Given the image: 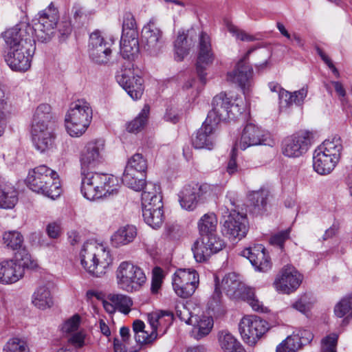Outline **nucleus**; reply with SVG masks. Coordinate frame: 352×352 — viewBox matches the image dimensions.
<instances>
[{
    "instance_id": "nucleus-21",
    "label": "nucleus",
    "mask_w": 352,
    "mask_h": 352,
    "mask_svg": "<svg viewBox=\"0 0 352 352\" xmlns=\"http://www.w3.org/2000/svg\"><path fill=\"white\" fill-rule=\"evenodd\" d=\"M258 144H268L263 131L253 124H248L243 130L241 139L234 146L241 150Z\"/></svg>"
},
{
    "instance_id": "nucleus-53",
    "label": "nucleus",
    "mask_w": 352,
    "mask_h": 352,
    "mask_svg": "<svg viewBox=\"0 0 352 352\" xmlns=\"http://www.w3.org/2000/svg\"><path fill=\"white\" fill-rule=\"evenodd\" d=\"M226 26L228 32L238 40L247 42H251L256 40L254 36L251 35L245 31L239 29L238 27L231 23H228Z\"/></svg>"
},
{
    "instance_id": "nucleus-42",
    "label": "nucleus",
    "mask_w": 352,
    "mask_h": 352,
    "mask_svg": "<svg viewBox=\"0 0 352 352\" xmlns=\"http://www.w3.org/2000/svg\"><path fill=\"white\" fill-rule=\"evenodd\" d=\"M12 260L17 263V265L21 266L23 270L25 268L34 269L37 267L36 261L32 258L31 255L25 248L19 250Z\"/></svg>"
},
{
    "instance_id": "nucleus-22",
    "label": "nucleus",
    "mask_w": 352,
    "mask_h": 352,
    "mask_svg": "<svg viewBox=\"0 0 352 352\" xmlns=\"http://www.w3.org/2000/svg\"><path fill=\"white\" fill-rule=\"evenodd\" d=\"M214 59V55L212 50L210 36L205 32H201L199 35V83H206V73L202 70L212 65Z\"/></svg>"
},
{
    "instance_id": "nucleus-41",
    "label": "nucleus",
    "mask_w": 352,
    "mask_h": 352,
    "mask_svg": "<svg viewBox=\"0 0 352 352\" xmlns=\"http://www.w3.org/2000/svg\"><path fill=\"white\" fill-rule=\"evenodd\" d=\"M107 299L113 303L116 309L121 313L126 315L131 311L133 300L129 296L113 293L107 295Z\"/></svg>"
},
{
    "instance_id": "nucleus-30",
    "label": "nucleus",
    "mask_w": 352,
    "mask_h": 352,
    "mask_svg": "<svg viewBox=\"0 0 352 352\" xmlns=\"http://www.w3.org/2000/svg\"><path fill=\"white\" fill-rule=\"evenodd\" d=\"M32 302L36 308L42 310L52 307L54 300L49 287L46 285L37 287L32 294Z\"/></svg>"
},
{
    "instance_id": "nucleus-5",
    "label": "nucleus",
    "mask_w": 352,
    "mask_h": 352,
    "mask_svg": "<svg viewBox=\"0 0 352 352\" xmlns=\"http://www.w3.org/2000/svg\"><path fill=\"white\" fill-rule=\"evenodd\" d=\"M217 218L214 213L204 214L199 221V263L206 261L212 254L221 250L225 243L216 234Z\"/></svg>"
},
{
    "instance_id": "nucleus-57",
    "label": "nucleus",
    "mask_w": 352,
    "mask_h": 352,
    "mask_svg": "<svg viewBox=\"0 0 352 352\" xmlns=\"http://www.w3.org/2000/svg\"><path fill=\"white\" fill-rule=\"evenodd\" d=\"M12 111V107L8 101L3 89L0 87V120H6Z\"/></svg>"
},
{
    "instance_id": "nucleus-55",
    "label": "nucleus",
    "mask_w": 352,
    "mask_h": 352,
    "mask_svg": "<svg viewBox=\"0 0 352 352\" xmlns=\"http://www.w3.org/2000/svg\"><path fill=\"white\" fill-rule=\"evenodd\" d=\"M164 278V273L162 268L155 267L152 272V281L151 290L152 294H156L161 289L163 279Z\"/></svg>"
},
{
    "instance_id": "nucleus-45",
    "label": "nucleus",
    "mask_w": 352,
    "mask_h": 352,
    "mask_svg": "<svg viewBox=\"0 0 352 352\" xmlns=\"http://www.w3.org/2000/svg\"><path fill=\"white\" fill-rule=\"evenodd\" d=\"M151 209L142 210V216L144 221L153 228H160L164 222L163 210L151 212Z\"/></svg>"
},
{
    "instance_id": "nucleus-8",
    "label": "nucleus",
    "mask_w": 352,
    "mask_h": 352,
    "mask_svg": "<svg viewBox=\"0 0 352 352\" xmlns=\"http://www.w3.org/2000/svg\"><path fill=\"white\" fill-rule=\"evenodd\" d=\"M36 23L32 27L36 37L41 42L49 41L54 32L59 20V12L53 2L37 14Z\"/></svg>"
},
{
    "instance_id": "nucleus-25",
    "label": "nucleus",
    "mask_w": 352,
    "mask_h": 352,
    "mask_svg": "<svg viewBox=\"0 0 352 352\" xmlns=\"http://www.w3.org/2000/svg\"><path fill=\"white\" fill-rule=\"evenodd\" d=\"M23 275V268L12 259L0 263V283L12 284L20 280Z\"/></svg>"
},
{
    "instance_id": "nucleus-11",
    "label": "nucleus",
    "mask_w": 352,
    "mask_h": 352,
    "mask_svg": "<svg viewBox=\"0 0 352 352\" xmlns=\"http://www.w3.org/2000/svg\"><path fill=\"white\" fill-rule=\"evenodd\" d=\"M240 334L245 342L254 344L267 331V323L256 316H244L239 325Z\"/></svg>"
},
{
    "instance_id": "nucleus-32",
    "label": "nucleus",
    "mask_w": 352,
    "mask_h": 352,
    "mask_svg": "<svg viewBox=\"0 0 352 352\" xmlns=\"http://www.w3.org/2000/svg\"><path fill=\"white\" fill-rule=\"evenodd\" d=\"M315 150L321 151V153H324L325 155L339 161L340 153L342 150L341 138L339 136H334L331 138H328Z\"/></svg>"
},
{
    "instance_id": "nucleus-3",
    "label": "nucleus",
    "mask_w": 352,
    "mask_h": 352,
    "mask_svg": "<svg viewBox=\"0 0 352 352\" xmlns=\"http://www.w3.org/2000/svg\"><path fill=\"white\" fill-rule=\"evenodd\" d=\"M82 267L90 274L99 277L112 262L109 252L106 248L94 241L85 242L79 254Z\"/></svg>"
},
{
    "instance_id": "nucleus-46",
    "label": "nucleus",
    "mask_w": 352,
    "mask_h": 352,
    "mask_svg": "<svg viewBox=\"0 0 352 352\" xmlns=\"http://www.w3.org/2000/svg\"><path fill=\"white\" fill-rule=\"evenodd\" d=\"M160 187L155 184H149L146 186V190L142 194V210L151 209V204L153 202L154 198L162 197L158 192Z\"/></svg>"
},
{
    "instance_id": "nucleus-48",
    "label": "nucleus",
    "mask_w": 352,
    "mask_h": 352,
    "mask_svg": "<svg viewBox=\"0 0 352 352\" xmlns=\"http://www.w3.org/2000/svg\"><path fill=\"white\" fill-rule=\"evenodd\" d=\"M3 240L8 248L12 250H20L23 242V237L17 231H9L3 234Z\"/></svg>"
},
{
    "instance_id": "nucleus-20",
    "label": "nucleus",
    "mask_w": 352,
    "mask_h": 352,
    "mask_svg": "<svg viewBox=\"0 0 352 352\" xmlns=\"http://www.w3.org/2000/svg\"><path fill=\"white\" fill-rule=\"evenodd\" d=\"M241 255L246 257L256 270L267 272L271 268V262L265 248L261 244H257L243 250Z\"/></svg>"
},
{
    "instance_id": "nucleus-38",
    "label": "nucleus",
    "mask_w": 352,
    "mask_h": 352,
    "mask_svg": "<svg viewBox=\"0 0 352 352\" xmlns=\"http://www.w3.org/2000/svg\"><path fill=\"white\" fill-rule=\"evenodd\" d=\"M253 70L243 60H240L232 73V80L241 87L248 86L252 76Z\"/></svg>"
},
{
    "instance_id": "nucleus-7",
    "label": "nucleus",
    "mask_w": 352,
    "mask_h": 352,
    "mask_svg": "<svg viewBox=\"0 0 352 352\" xmlns=\"http://www.w3.org/2000/svg\"><path fill=\"white\" fill-rule=\"evenodd\" d=\"M119 287L127 292L139 291L144 285L146 277L143 270L129 261L122 262L116 270Z\"/></svg>"
},
{
    "instance_id": "nucleus-62",
    "label": "nucleus",
    "mask_w": 352,
    "mask_h": 352,
    "mask_svg": "<svg viewBox=\"0 0 352 352\" xmlns=\"http://www.w3.org/2000/svg\"><path fill=\"white\" fill-rule=\"evenodd\" d=\"M290 229L280 231L270 238V243L274 245H277L283 249L285 241L289 239Z\"/></svg>"
},
{
    "instance_id": "nucleus-47",
    "label": "nucleus",
    "mask_w": 352,
    "mask_h": 352,
    "mask_svg": "<svg viewBox=\"0 0 352 352\" xmlns=\"http://www.w3.org/2000/svg\"><path fill=\"white\" fill-rule=\"evenodd\" d=\"M334 313L339 318H342L346 314L352 316V293L342 298L336 305Z\"/></svg>"
},
{
    "instance_id": "nucleus-35",
    "label": "nucleus",
    "mask_w": 352,
    "mask_h": 352,
    "mask_svg": "<svg viewBox=\"0 0 352 352\" xmlns=\"http://www.w3.org/2000/svg\"><path fill=\"white\" fill-rule=\"evenodd\" d=\"M136 228L127 225L119 228L111 236V243L115 247L125 245L134 239L136 236Z\"/></svg>"
},
{
    "instance_id": "nucleus-58",
    "label": "nucleus",
    "mask_w": 352,
    "mask_h": 352,
    "mask_svg": "<svg viewBox=\"0 0 352 352\" xmlns=\"http://www.w3.org/2000/svg\"><path fill=\"white\" fill-rule=\"evenodd\" d=\"M214 326V320L212 316H202L199 318V338L208 336Z\"/></svg>"
},
{
    "instance_id": "nucleus-15",
    "label": "nucleus",
    "mask_w": 352,
    "mask_h": 352,
    "mask_svg": "<svg viewBox=\"0 0 352 352\" xmlns=\"http://www.w3.org/2000/svg\"><path fill=\"white\" fill-rule=\"evenodd\" d=\"M302 276L292 265H285L276 278L274 285L278 292L289 294L300 286Z\"/></svg>"
},
{
    "instance_id": "nucleus-4",
    "label": "nucleus",
    "mask_w": 352,
    "mask_h": 352,
    "mask_svg": "<svg viewBox=\"0 0 352 352\" xmlns=\"http://www.w3.org/2000/svg\"><path fill=\"white\" fill-rule=\"evenodd\" d=\"M28 186L37 193L55 199L61 193L60 182L56 171L45 165L31 170L26 179Z\"/></svg>"
},
{
    "instance_id": "nucleus-60",
    "label": "nucleus",
    "mask_w": 352,
    "mask_h": 352,
    "mask_svg": "<svg viewBox=\"0 0 352 352\" xmlns=\"http://www.w3.org/2000/svg\"><path fill=\"white\" fill-rule=\"evenodd\" d=\"M299 349V344H296L293 338L287 336L277 346L276 352H296Z\"/></svg>"
},
{
    "instance_id": "nucleus-26",
    "label": "nucleus",
    "mask_w": 352,
    "mask_h": 352,
    "mask_svg": "<svg viewBox=\"0 0 352 352\" xmlns=\"http://www.w3.org/2000/svg\"><path fill=\"white\" fill-rule=\"evenodd\" d=\"M162 38V32L154 23H148L142 30V40L144 47L151 53L156 52L160 47V41Z\"/></svg>"
},
{
    "instance_id": "nucleus-49",
    "label": "nucleus",
    "mask_w": 352,
    "mask_h": 352,
    "mask_svg": "<svg viewBox=\"0 0 352 352\" xmlns=\"http://www.w3.org/2000/svg\"><path fill=\"white\" fill-rule=\"evenodd\" d=\"M126 167L129 170H134L137 173L144 174L147 169V162L142 154L135 153L129 159Z\"/></svg>"
},
{
    "instance_id": "nucleus-13",
    "label": "nucleus",
    "mask_w": 352,
    "mask_h": 352,
    "mask_svg": "<svg viewBox=\"0 0 352 352\" xmlns=\"http://www.w3.org/2000/svg\"><path fill=\"white\" fill-rule=\"evenodd\" d=\"M6 45L10 50L32 47V28L25 23H20L2 33Z\"/></svg>"
},
{
    "instance_id": "nucleus-61",
    "label": "nucleus",
    "mask_w": 352,
    "mask_h": 352,
    "mask_svg": "<svg viewBox=\"0 0 352 352\" xmlns=\"http://www.w3.org/2000/svg\"><path fill=\"white\" fill-rule=\"evenodd\" d=\"M312 307L311 302L309 301L307 296H303L297 300L293 305L292 307L303 314H307Z\"/></svg>"
},
{
    "instance_id": "nucleus-44",
    "label": "nucleus",
    "mask_w": 352,
    "mask_h": 352,
    "mask_svg": "<svg viewBox=\"0 0 352 352\" xmlns=\"http://www.w3.org/2000/svg\"><path fill=\"white\" fill-rule=\"evenodd\" d=\"M270 192L267 188H261L249 194V200L259 210H263L267 205Z\"/></svg>"
},
{
    "instance_id": "nucleus-28",
    "label": "nucleus",
    "mask_w": 352,
    "mask_h": 352,
    "mask_svg": "<svg viewBox=\"0 0 352 352\" xmlns=\"http://www.w3.org/2000/svg\"><path fill=\"white\" fill-rule=\"evenodd\" d=\"M197 184L186 185L179 192V201L182 208L186 210H193L197 206Z\"/></svg>"
},
{
    "instance_id": "nucleus-34",
    "label": "nucleus",
    "mask_w": 352,
    "mask_h": 352,
    "mask_svg": "<svg viewBox=\"0 0 352 352\" xmlns=\"http://www.w3.org/2000/svg\"><path fill=\"white\" fill-rule=\"evenodd\" d=\"M218 340L224 352H245V350L237 339L226 330L220 331Z\"/></svg>"
},
{
    "instance_id": "nucleus-52",
    "label": "nucleus",
    "mask_w": 352,
    "mask_h": 352,
    "mask_svg": "<svg viewBox=\"0 0 352 352\" xmlns=\"http://www.w3.org/2000/svg\"><path fill=\"white\" fill-rule=\"evenodd\" d=\"M28 348L24 340L14 338L8 341L3 352H28Z\"/></svg>"
},
{
    "instance_id": "nucleus-2",
    "label": "nucleus",
    "mask_w": 352,
    "mask_h": 352,
    "mask_svg": "<svg viewBox=\"0 0 352 352\" xmlns=\"http://www.w3.org/2000/svg\"><path fill=\"white\" fill-rule=\"evenodd\" d=\"M117 179L113 175L81 171L80 192L88 200L94 201L116 194Z\"/></svg>"
},
{
    "instance_id": "nucleus-31",
    "label": "nucleus",
    "mask_w": 352,
    "mask_h": 352,
    "mask_svg": "<svg viewBox=\"0 0 352 352\" xmlns=\"http://www.w3.org/2000/svg\"><path fill=\"white\" fill-rule=\"evenodd\" d=\"M308 89L303 87L298 91L291 93L288 91H282L280 94V109L283 110L289 107L292 104L301 105L307 96Z\"/></svg>"
},
{
    "instance_id": "nucleus-17",
    "label": "nucleus",
    "mask_w": 352,
    "mask_h": 352,
    "mask_svg": "<svg viewBox=\"0 0 352 352\" xmlns=\"http://www.w3.org/2000/svg\"><path fill=\"white\" fill-rule=\"evenodd\" d=\"M31 134L32 142L40 152L53 148L56 139L54 124L32 126Z\"/></svg>"
},
{
    "instance_id": "nucleus-18",
    "label": "nucleus",
    "mask_w": 352,
    "mask_h": 352,
    "mask_svg": "<svg viewBox=\"0 0 352 352\" xmlns=\"http://www.w3.org/2000/svg\"><path fill=\"white\" fill-rule=\"evenodd\" d=\"M104 147L102 140H93L86 144L80 155L82 171H87L102 162Z\"/></svg>"
},
{
    "instance_id": "nucleus-27",
    "label": "nucleus",
    "mask_w": 352,
    "mask_h": 352,
    "mask_svg": "<svg viewBox=\"0 0 352 352\" xmlns=\"http://www.w3.org/2000/svg\"><path fill=\"white\" fill-rule=\"evenodd\" d=\"M338 161L325 155L321 151H314L313 154V167L320 175H328L334 169Z\"/></svg>"
},
{
    "instance_id": "nucleus-51",
    "label": "nucleus",
    "mask_w": 352,
    "mask_h": 352,
    "mask_svg": "<svg viewBox=\"0 0 352 352\" xmlns=\"http://www.w3.org/2000/svg\"><path fill=\"white\" fill-rule=\"evenodd\" d=\"M243 298L254 311L261 312L267 311V308L265 307L263 302H261L255 296L254 289L250 288L247 289Z\"/></svg>"
},
{
    "instance_id": "nucleus-56",
    "label": "nucleus",
    "mask_w": 352,
    "mask_h": 352,
    "mask_svg": "<svg viewBox=\"0 0 352 352\" xmlns=\"http://www.w3.org/2000/svg\"><path fill=\"white\" fill-rule=\"evenodd\" d=\"M289 336L294 339L296 344H299L300 348L302 345L309 344L314 338L313 333L307 329L299 330L297 333H294Z\"/></svg>"
},
{
    "instance_id": "nucleus-37",
    "label": "nucleus",
    "mask_w": 352,
    "mask_h": 352,
    "mask_svg": "<svg viewBox=\"0 0 352 352\" xmlns=\"http://www.w3.org/2000/svg\"><path fill=\"white\" fill-rule=\"evenodd\" d=\"M122 183L135 191H140L146 186L144 175L137 173L134 170H129V167L125 168L122 177Z\"/></svg>"
},
{
    "instance_id": "nucleus-23",
    "label": "nucleus",
    "mask_w": 352,
    "mask_h": 352,
    "mask_svg": "<svg viewBox=\"0 0 352 352\" xmlns=\"http://www.w3.org/2000/svg\"><path fill=\"white\" fill-rule=\"evenodd\" d=\"M197 37V30L192 28L186 32H179L175 41V53L176 58L182 60L194 47Z\"/></svg>"
},
{
    "instance_id": "nucleus-64",
    "label": "nucleus",
    "mask_w": 352,
    "mask_h": 352,
    "mask_svg": "<svg viewBox=\"0 0 352 352\" xmlns=\"http://www.w3.org/2000/svg\"><path fill=\"white\" fill-rule=\"evenodd\" d=\"M317 52L320 56L322 60L327 64L329 68L331 70L332 73L336 78H339L340 74L339 71L335 67L330 58L319 47L317 48Z\"/></svg>"
},
{
    "instance_id": "nucleus-43",
    "label": "nucleus",
    "mask_w": 352,
    "mask_h": 352,
    "mask_svg": "<svg viewBox=\"0 0 352 352\" xmlns=\"http://www.w3.org/2000/svg\"><path fill=\"white\" fill-rule=\"evenodd\" d=\"M149 113V107L145 105L139 115L127 125V131L130 133H138L145 126L148 115Z\"/></svg>"
},
{
    "instance_id": "nucleus-33",
    "label": "nucleus",
    "mask_w": 352,
    "mask_h": 352,
    "mask_svg": "<svg viewBox=\"0 0 352 352\" xmlns=\"http://www.w3.org/2000/svg\"><path fill=\"white\" fill-rule=\"evenodd\" d=\"M139 52L138 35L130 36L122 34L120 40V53L124 58L131 59Z\"/></svg>"
},
{
    "instance_id": "nucleus-16",
    "label": "nucleus",
    "mask_w": 352,
    "mask_h": 352,
    "mask_svg": "<svg viewBox=\"0 0 352 352\" xmlns=\"http://www.w3.org/2000/svg\"><path fill=\"white\" fill-rule=\"evenodd\" d=\"M88 52L91 59L97 64H106L109 61L111 50L100 31L96 30L90 34Z\"/></svg>"
},
{
    "instance_id": "nucleus-10",
    "label": "nucleus",
    "mask_w": 352,
    "mask_h": 352,
    "mask_svg": "<svg viewBox=\"0 0 352 352\" xmlns=\"http://www.w3.org/2000/svg\"><path fill=\"white\" fill-rule=\"evenodd\" d=\"M197 271L194 269H178L173 276V287L175 294L182 298L191 296L197 287Z\"/></svg>"
},
{
    "instance_id": "nucleus-1",
    "label": "nucleus",
    "mask_w": 352,
    "mask_h": 352,
    "mask_svg": "<svg viewBox=\"0 0 352 352\" xmlns=\"http://www.w3.org/2000/svg\"><path fill=\"white\" fill-rule=\"evenodd\" d=\"M244 107L239 103L232 102L226 93L217 94L212 101V109L203 122L199 133V149L212 150L214 146V133L221 121L241 114Z\"/></svg>"
},
{
    "instance_id": "nucleus-19",
    "label": "nucleus",
    "mask_w": 352,
    "mask_h": 352,
    "mask_svg": "<svg viewBox=\"0 0 352 352\" xmlns=\"http://www.w3.org/2000/svg\"><path fill=\"white\" fill-rule=\"evenodd\" d=\"M32 47H25L10 50L6 60L10 67L14 71L25 72L31 66Z\"/></svg>"
},
{
    "instance_id": "nucleus-36",
    "label": "nucleus",
    "mask_w": 352,
    "mask_h": 352,
    "mask_svg": "<svg viewBox=\"0 0 352 352\" xmlns=\"http://www.w3.org/2000/svg\"><path fill=\"white\" fill-rule=\"evenodd\" d=\"M18 201V192L10 184L0 185V208H12Z\"/></svg>"
},
{
    "instance_id": "nucleus-50",
    "label": "nucleus",
    "mask_w": 352,
    "mask_h": 352,
    "mask_svg": "<svg viewBox=\"0 0 352 352\" xmlns=\"http://www.w3.org/2000/svg\"><path fill=\"white\" fill-rule=\"evenodd\" d=\"M122 34H129L130 36L138 35L134 16L130 12H126L123 15Z\"/></svg>"
},
{
    "instance_id": "nucleus-63",
    "label": "nucleus",
    "mask_w": 352,
    "mask_h": 352,
    "mask_svg": "<svg viewBox=\"0 0 352 352\" xmlns=\"http://www.w3.org/2000/svg\"><path fill=\"white\" fill-rule=\"evenodd\" d=\"M80 323V317L77 315L74 316L67 320L62 327V331L65 333H72L78 329Z\"/></svg>"
},
{
    "instance_id": "nucleus-9",
    "label": "nucleus",
    "mask_w": 352,
    "mask_h": 352,
    "mask_svg": "<svg viewBox=\"0 0 352 352\" xmlns=\"http://www.w3.org/2000/svg\"><path fill=\"white\" fill-rule=\"evenodd\" d=\"M116 80L133 100L140 99L142 96L143 79L139 76L138 71L132 67L131 63L121 69L116 75Z\"/></svg>"
},
{
    "instance_id": "nucleus-12",
    "label": "nucleus",
    "mask_w": 352,
    "mask_h": 352,
    "mask_svg": "<svg viewBox=\"0 0 352 352\" xmlns=\"http://www.w3.org/2000/svg\"><path fill=\"white\" fill-rule=\"evenodd\" d=\"M312 133L300 131L287 137L282 144V153L288 157H298L305 154L311 145Z\"/></svg>"
},
{
    "instance_id": "nucleus-24",
    "label": "nucleus",
    "mask_w": 352,
    "mask_h": 352,
    "mask_svg": "<svg viewBox=\"0 0 352 352\" xmlns=\"http://www.w3.org/2000/svg\"><path fill=\"white\" fill-rule=\"evenodd\" d=\"M147 319L151 332H155L156 339L158 333L164 335L173 321V314L165 311H155L148 314Z\"/></svg>"
},
{
    "instance_id": "nucleus-14",
    "label": "nucleus",
    "mask_w": 352,
    "mask_h": 352,
    "mask_svg": "<svg viewBox=\"0 0 352 352\" xmlns=\"http://www.w3.org/2000/svg\"><path fill=\"white\" fill-rule=\"evenodd\" d=\"M248 228L246 214L232 210L223 223L222 232L230 240H241L246 236Z\"/></svg>"
},
{
    "instance_id": "nucleus-39",
    "label": "nucleus",
    "mask_w": 352,
    "mask_h": 352,
    "mask_svg": "<svg viewBox=\"0 0 352 352\" xmlns=\"http://www.w3.org/2000/svg\"><path fill=\"white\" fill-rule=\"evenodd\" d=\"M144 329L145 324L142 321L136 320L133 322V329L135 332V341L141 344L153 343L156 340L155 333L148 332Z\"/></svg>"
},
{
    "instance_id": "nucleus-54",
    "label": "nucleus",
    "mask_w": 352,
    "mask_h": 352,
    "mask_svg": "<svg viewBox=\"0 0 352 352\" xmlns=\"http://www.w3.org/2000/svg\"><path fill=\"white\" fill-rule=\"evenodd\" d=\"M164 278V273L162 268L155 267L152 272V281L151 290L152 294H156L161 289L163 279Z\"/></svg>"
},
{
    "instance_id": "nucleus-6",
    "label": "nucleus",
    "mask_w": 352,
    "mask_h": 352,
    "mask_svg": "<svg viewBox=\"0 0 352 352\" xmlns=\"http://www.w3.org/2000/svg\"><path fill=\"white\" fill-rule=\"evenodd\" d=\"M92 109L90 104L81 99L72 102L65 118V128L72 137H80L87 130L92 120Z\"/></svg>"
},
{
    "instance_id": "nucleus-29",
    "label": "nucleus",
    "mask_w": 352,
    "mask_h": 352,
    "mask_svg": "<svg viewBox=\"0 0 352 352\" xmlns=\"http://www.w3.org/2000/svg\"><path fill=\"white\" fill-rule=\"evenodd\" d=\"M217 277H215V289L214 296L219 298L221 291L220 288L224 290L228 295H235L237 291L240 289L241 283L237 278V276L234 273H230L226 275L222 279L221 285L217 282Z\"/></svg>"
},
{
    "instance_id": "nucleus-40",
    "label": "nucleus",
    "mask_w": 352,
    "mask_h": 352,
    "mask_svg": "<svg viewBox=\"0 0 352 352\" xmlns=\"http://www.w3.org/2000/svg\"><path fill=\"white\" fill-rule=\"evenodd\" d=\"M52 118L51 107L47 104H41L35 110L32 126L54 124Z\"/></svg>"
},
{
    "instance_id": "nucleus-59",
    "label": "nucleus",
    "mask_w": 352,
    "mask_h": 352,
    "mask_svg": "<svg viewBox=\"0 0 352 352\" xmlns=\"http://www.w3.org/2000/svg\"><path fill=\"white\" fill-rule=\"evenodd\" d=\"M338 336L331 333L322 340L321 349L322 352H336V345Z\"/></svg>"
}]
</instances>
